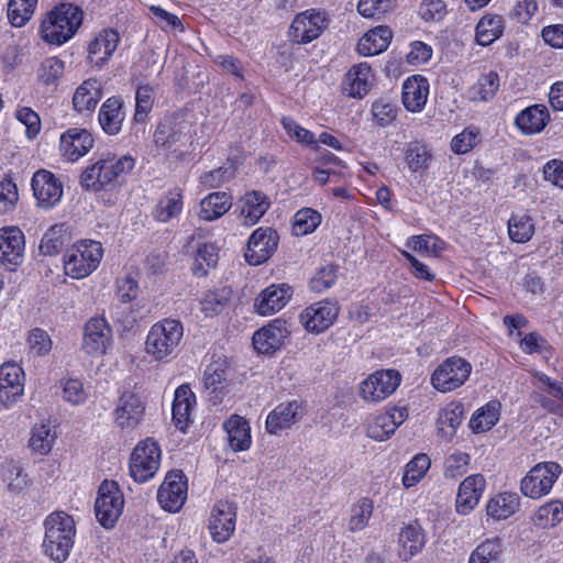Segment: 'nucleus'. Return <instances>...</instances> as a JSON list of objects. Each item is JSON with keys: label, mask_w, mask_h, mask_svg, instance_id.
<instances>
[{"label": "nucleus", "mask_w": 563, "mask_h": 563, "mask_svg": "<svg viewBox=\"0 0 563 563\" xmlns=\"http://www.w3.org/2000/svg\"><path fill=\"white\" fill-rule=\"evenodd\" d=\"M393 37L391 30L386 25L376 26L366 32L357 43V52L364 56H374L383 53Z\"/></svg>", "instance_id": "nucleus-31"}, {"label": "nucleus", "mask_w": 563, "mask_h": 563, "mask_svg": "<svg viewBox=\"0 0 563 563\" xmlns=\"http://www.w3.org/2000/svg\"><path fill=\"white\" fill-rule=\"evenodd\" d=\"M321 222V214L311 209L303 208L296 212L292 229L296 235H307L313 232Z\"/></svg>", "instance_id": "nucleus-52"}, {"label": "nucleus", "mask_w": 563, "mask_h": 563, "mask_svg": "<svg viewBox=\"0 0 563 563\" xmlns=\"http://www.w3.org/2000/svg\"><path fill=\"white\" fill-rule=\"evenodd\" d=\"M327 26L324 12L307 10L299 13L291 23V33L299 43H310L320 36Z\"/></svg>", "instance_id": "nucleus-19"}, {"label": "nucleus", "mask_w": 563, "mask_h": 563, "mask_svg": "<svg viewBox=\"0 0 563 563\" xmlns=\"http://www.w3.org/2000/svg\"><path fill=\"white\" fill-rule=\"evenodd\" d=\"M431 158L432 155L426 144L420 142H411L408 144L405 159L411 172L427 169Z\"/></svg>", "instance_id": "nucleus-48"}, {"label": "nucleus", "mask_w": 563, "mask_h": 563, "mask_svg": "<svg viewBox=\"0 0 563 563\" xmlns=\"http://www.w3.org/2000/svg\"><path fill=\"white\" fill-rule=\"evenodd\" d=\"M153 107V89L148 85L140 86L135 93L134 121L142 123Z\"/></svg>", "instance_id": "nucleus-59"}, {"label": "nucleus", "mask_w": 563, "mask_h": 563, "mask_svg": "<svg viewBox=\"0 0 563 563\" xmlns=\"http://www.w3.org/2000/svg\"><path fill=\"white\" fill-rule=\"evenodd\" d=\"M25 240L16 227L0 229V263L14 269L23 262Z\"/></svg>", "instance_id": "nucleus-18"}, {"label": "nucleus", "mask_w": 563, "mask_h": 563, "mask_svg": "<svg viewBox=\"0 0 563 563\" xmlns=\"http://www.w3.org/2000/svg\"><path fill=\"white\" fill-rule=\"evenodd\" d=\"M102 254L99 242L82 241L67 250L64 257L65 273L73 278H84L98 267Z\"/></svg>", "instance_id": "nucleus-5"}, {"label": "nucleus", "mask_w": 563, "mask_h": 563, "mask_svg": "<svg viewBox=\"0 0 563 563\" xmlns=\"http://www.w3.org/2000/svg\"><path fill=\"white\" fill-rule=\"evenodd\" d=\"M195 402V395L189 386L180 385L176 389L173 402V421L179 430L185 431L188 426Z\"/></svg>", "instance_id": "nucleus-33"}, {"label": "nucleus", "mask_w": 563, "mask_h": 563, "mask_svg": "<svg viewBox=\"0 0 563 563\" xmlns=\"http://www.w3.org/2000/svg\"><path fill=\"white\" fill-rule=\"evenodd\" d=\"M291 295L292 288L287 284L271 285L255 299V309L261 316L273 314L286 306Z\"/></svg>", "instance_id": "nucleus-24"}, {"label": "nucleus", "mask_w": 563, "mask_h": 563, "mask_svg": "<svg viewBox=\"0 0 563 563\" xmlns=\"http://www.w3.org/2000/svg\"><path fill=\"white\" fill-rule=\"evenodd\" d=\"M183 209V196L179 190L168 191L155 207L154 218L159 222H168L177 217Z\"/></svg>", "instance_id": "nucleus-46"}, {"label": "nucleus", "mask_w": 563, "mask_h": 563, "mask_svg": "<svg viewBox=\"0 0 563 563\" xmlns=\"http://www.w3.org/2000/svg\"><path fill=\"white\" fill-rule=\"evenodd\" d=\"M509 238L519 243L527 242L533 234V224L528 216H512L508 220Z\"/></svg>", "instance_id": "nucleus-56"}, {"label": "nucleus", "mask_w": 563, "mask_h": 563, "mask_svg": "<svg viewBox=\"0 0 563 563\" xmlns=\"http://www.w3.org/2000/svg\"><path fill=\"white\" fill-rule=\"evenodd\" d=\"M563 520V503L560 500L550 501L541 506L536 516L534 522L542 528L554 527Z\"/></svg>", "instance_id": "nucleus-51"}, {"label": "nucleus", "mask_w": 563, "mask_h": 563, "mask_svg": "<svg viewBox=\"0 0 563 563\" xmlns=\"http://www.w3.org/2000/svg\"><path fill=\"white\" fill-rule=\"evenodd\" d=\"M336 280V266L328 264L320 267L310 280V288L321 292L330 288Z\"/></svg>", "instance_id": "nucleus-62"}, {"label": "nucleus", "mask_w": 563, "mask_h": 563, "mask_svg": "<svg viewBox=\"0 0 563 563\" xmlns=\"http://www.w3.org/2000/svg\"><path fill=\"white\" fill-rule=\"evenodd\" d=\"M289 334L286 321L275 319L254 333L253 345L260 353L271 354L284 345Z\"/></svg>", "instance_id": "nucleus-20"}, {"label": "nucleus", "mask_w": 563, "mask_h": 563, "mask_svg": "<svg viewBox=\"0 0 563 563\" xmlns=\"http://www.w3.org/2000/svg\"><path fill=\"white\" fill-rule=\"evenodd\" d=\"M112 343V331L104 318L87 321L84 329L82 349L90 355H103Z\"/></svg>", "instance_id": "nucleus-17"}, {"label": "nucleus", "mask_w": 563, "mask_h": 563, "mask_svg": "<svg viewBox=\"0 0 563 563\" xmlns=\"http://www.w3.org/2000/svg\"><path fill=\"white\" fill-rule=\"evenodd\" d=\"M92 145V135L85 129L70 128L60 135V153L70 162H76L87 154Z\"/></svg>", "instance_id": "nucleus-22"}, {"label": "nucleus", "mask_w": 563, "mask_h": 563, "mask_svg": "<svg viewBox=\"0 0 563 563\" xmlns=\"http://www.w3.org/2000/svg\"><path fill=\"white\" fill-rule=\"evenodd\" d=\"M24 374L22 368L14 363H5L0 366V400L8 405L22 396Z\"/></svg>", "instance_id": "nucleus-25"}, {"label": "nucleus", "mask_w": 563, "mask_h": 563, "mask_svg": "<svg viewBox=\"0 0 563 563\" xmlns=\"http://www.w3.org/2000/svg\"><path fill=\"white\" fill-rule=\"evenodd\" d=\"M499 89V76L495 71L482 75L468 89V98L473 101H488Z\"/></svg>", "instance_id": "nucleus-45"}, {"label": "nucleus", "mask_w": 563, "mask_h": 563, "mask_svg": "<svg viewBox=\"0 0 563 563\" xmlns=\"http://www.w3.org/2000/svg\"><path fill=\"white\" fill-rule=\"evenodd\" d=\"M550 120L548 109L542 104H534L522 110L516 118L517 126L526 134L541 132Z\"/></svg>", "instance_id": "nucleus-34"}, {"label": "nucleus", "mask_w": 563, "mask_h": 563, "mask_svg": "<svg viewBox=\"0 0 563 563\" xmlns=\"http://www.w3.org/2000/svg\"><path fill=\"white\" fill-rule=\"evenodd\" d=\"M38 0H9L7 16L13 27L24 26L33 16Z\"/></svg>", "instance_id": "nucleus-44"}, {"label": "nucleus", "mask_w": 563, "mask_h": 563, "mask_svg": "<svg viewBox=\"0 0 563 563\" xmlns=\"http://www.w3.org/2000/svg\"><path fill=\"white\" fill-rule=\"evenodd\" d=\"M123 101L118 97L107 99L100 107L98 120L101 129L109 135H117L122 128Z\"/></svg>", "instance_id": "nucleus-29"}, {"label": "nucleus", "mask_w": 563, "mask_h": 563, "mask_svg": "<svg viewBox=\"0 0 563 563\" xmlns=\"http://www.w3.org/2000/svg\"><path fill=\"white\" fill-rule=\"evenodd\" d=\"M189 126L180 115L164 118L157 125L153 142L157 147L172 150L189 141Z\"/></svg>", "instance_id": "nucleus-12"}, {"label": "nucleus", "mask_w": 563, "mask_h": 563, "mask_svg": "<svg viewBox=\"0 0 563 563\" xmlns=\"http://www.w3.org/2000/svg\"><path fill=\"white\" fill-rule=\"evenodd\" d=\"M499 416L500 404L489 401L474 413L470 427L476 433L488 431L497 423Z\"/></svg>", "instance_id": "nucleus-43"}, {"label": "nucleus", "mask_w": 563, "mask_h": 563, "mask_svg": "<svg viewBox=\"0 0 563 563\" xmlns=\"http://www.w3.org/2000/svg\"><path fill=\"white\" fill-rule=\"evenodd\" d=\"M133 167L134 159L129 155L117 158L110 153L101 154L91 166L82 172L80 184L86 189L98 191L112 184L122 174L131 172Z\"/></svg>", "instance_id": "nucleus-2"}, {"label": "nucleus", "mask_w": 563, "mask_h": 563, "mask_svg": "<svg viewBox=\"0 0 563 563\" xmlns=\"http://www.w3.org/2000/svg\"><path fill=\"white\" fill-rule=\"evenodd\" d=\"M184 335L183 324L164 319L153 324L145 341V352L155 361H164L176 354Z\"/></svg>", "instance_id": "nucleus-4"}, {"label": "nucleus", "mask_w": 563, "mask_h": 563, "mask_svg": "<svg viewBox=\"0 0 563 563\" xmlns=\"http://www.w3.org/2000/svg\"><path fill=\"white\" fill-rule=\"evenodd\" d=\"M562 472L560 464L543 462L533 466L521 481V493L530 498L547 495Z\"/></svg>", "instance_id": "nucleus-9"}, {"label": "nucleus", "mask_w": 563, "mask_h": 563, "mask_svg": "<svg viewBox=\"0 0 563 563\" xmlns=\"http://www.w3.org/2000/svg\"><path fill=\"white\" fill-rule=\"evenodd\" d=\"M124 497L119 485L114 481L104 479L98 489L95 501V512L98 522L106 529L114 527L122 515Z\"/></svg>", "instance_id": "nucleus-6"}, {"label": "nucleus", "mask_w": 563, "mask_h": 563, "mask_svg": "<svg viewBox=\"0 0 563 563\" xmlns=\"http://www.w3.org/2000/svg\"><path fill=\"white\" fill-rule=\"evenodd\" d=\"M396 430V422L394 418L386 412L376 416L373 421L368 423L367 435L376 441H384L388 439Z\"/></svg>", "instance_id": "nucleus-54"}, {"label": "nucleus", "mask_w": 563, "mask_h": 563, "mask_svg": "<svg viewBox=\"0 0 563 563\" xmlns=\"http://www.w3.org/2000/svg\"><path fill=\"white\" fill-rule=\"evenodd\" d=\"M159 463V446L148 438L134 448L130 460V474L135 482L144 483L156 474Z\"/></svg>", "instance_id": "nucleus-8"}, {"label": "nucleus", "mask_w": 563, "mask_h": 563, "mask_svg": "<svg viewBox=\"0 0 563 563\" xmlns=\"http://www.w3.org/2000/svg\"><path fill=\"white\" fill-rule=\"evenodd\" d=\"M446 14V4L443 0H422L419 5V15L426 22L441 21Z\"/></svg>", "instance_id": "nucleus-63"}, {"label": "nucleus", "mask_w": 563, "mask_h": 563, "mask_svg": "<svg viewBox=\"0 0 563 563\" xmlns=\"http://www.w3.org/2000/svg\"><path fill=\"white\" fill-rule=\"evenodd\" d=\"M241 216L244 224L254 225L268 210L271 202L266 195L258 190L246 192L241 198Z\"/></svg>", "instance_id": "nucleus-32"}, {"label": "nucleus", "mask_w": 563, "mask_h": 563, "mask_svg": "<svg viewBox=\"0 0 563 563\" xmlns=\"http://www.w3.org/2000/svg\"><path fill=\"white\" fill-rule=\"evenodd\" d=\"M119 40V33L112 29L98 33L88 46L89 62L98 68L103 67L117 49Z\"/></svg>", "instance_id": "nucleus-26"}, {"label": "nucleus", "mask_w": 563, "mask_h": 563, "mask_svg": "<svg viewBox=\"0 0 563 563\" xmlns=\"http://www.w3.org/2000/svg\"><path fill=\"white\" fill-rule=\"evenodd\" d=\"M102 97L101 82L98 79L85 80L73 96V106L78 113L91 112Z\"/></svg>", "instance_id": "nucleus-30"}, {"label": "nucleus", "mask_w": 563, "mask_h": 563, "mask_svg": "<svg viewBox=\"0 0 563 563\" xmlns=\"http://www.w3.org/2000/svg\"><path fill=\"white\" fill-rule=\"evenodd\" d=\"M2 477L11 492H21L29 483L27 474L24 473L19 463L13 461L7 462L3 465Z\"/></svg>", "instance_id": "nucleus-55"}, {"label": "nucleus", "mask_w": 563, "mask_h": 563, "mask_svg": "<svg viewBox=\"0 0 563 563\" xmlns=\"http://www.w3.org/2000/svg\"><path fill=\"white\" fill-rule=\"evenodd\" d=\"M145 412V402L133 391H124L119 397L113 411L114 422L121 430L136 428Z\"/></svg>", "instance_id": "nucleus-14"}, {"label": "nucleus", "mask_w": 563, "mask_h": 563, "mask_svg": "<svg viewBox=\"0 0 563 563\" xmlns=\"http://www.w3.org/2000/svg\"><path fill=\"white\" fill-rule=\"evenodd\" d=\"M64 70L65 64L62 59L58 57H47L37 69V78L45 86H56L63 77Z\"/></svg>", "instance_id": "nucleus-49"}, {"label": "nucleus", "mask_w": 563, "mask_h": 563, "mask_svg": "<svg viewBox=\"0 0 563 563\" xmlns=\"http://www.w3.org/2000/svg\"><path fill=\"white\" fill-rule=\"evenodd\" d=\"M471 373L470 362L460 356H451L434 369L431 384L441 393L452 391L464 385Z\"/></svg>", "instance_id": "nucleus-7"}, {"label": "nucleus", "mask_w": 563, "mask_h": 563, "mask_svg": "<svg viewBox=\"0 0 563 563\" xmlns=\"http://www.w3.org/2000/svg\"><path fill=\"white\" fill-rule=\"evenodd\" d=\"M485 478L481 474L467 476L460 485L456 496V511L466 515L478 504L485 489Z\"/></svg>", "instance_id": "nucleus-27"}, {"label": "nucleus", "mask_w": 563, "mask_h": 563, "mask_svg": "<svg viewBox=\"0 0 563 563\" xmlns=\"http://www.w3.org/2000/svg\"><path fill=\"white\" fill-rule=\"evenodd\" d=\"M464 407L459 402H451L440 410L438 416V430L440 434L450 440L455 434L457 427L462 422Z\"/></svg>", "instance_id": "nucleus-40"}, {"label": "nucleus", "mask_w": 563, "mask_h": 563, "mask_svg": "<svg viewBox=\"0 0 563 563\" xmlns=\"http://www.w3.org/2000/svg\"><path fill=\"white\" fill-rule=\"evenodd\" d=\"M231 291L223 288L217 291H208L203 295L200 305L201 310L207 317H213L220 313L230 300Z\"/></svg>", "instance_id": "nucleus-53"}, {"label": "nucleus", "mask_w": 563, "mask_h": 563, "mask_svg": "<svg viewBox=\"0 0 563 563\" xmlns=\"http://www.w3.org/2000/svg\"><path fill=\"white\" fill-rule=\"evenodd\" d=\"M374 503L371 498L364 497L352 505L349 519V530L352 532L365 529L373 515Z\"/></svg>", "instance_id": "nucleus-47"}, {"label": "nucleus", "mask_w": 563, "mask_h": 563, "mask_svg": "<svg viewBox=\"0 0 563 563\" xmlns=\"http://www.w3.org/2000/svg\"><path fill=\"white\" fill-rule=\"evenodd\" d=\"M232 206V198L224 191H216L208 195L200 202L199 218L205 221H213L225 214Z\"/></svg>", "instance_id": "nucleus-36"}, {"label": "nucleus", "mask_w": 563, "mask_h": 563, "mask_svg": "<svg viewBox=\"0 0 563 563\" xmlns=\"http://www.w3.org/2000/svg\"><path fill=\"white\" fill-rule=\"evenodd\" d=\"M429 82L420 76L415 75L407 78L402 85V103L410 112H420L428 99Z\"/></svg>", "instance_id": "nucleus-28"}, {"label": "nucleus", "mask_w": 563, "mask_h": 563, "mask_svg": "<svg viewBox=\"0 0 563 563\" xmlns=\"http://www.w3.org/2000/svg\"><path fill=\"white\" fill-rule=\"evenodd\" d=\"M400 382L401 376L396 369L376 371L362 382L361 396L365 401H382L394 394Z\"/></svg>", "instance_id": "nucleus-10"}, {"label": "nucleus", "mask_w": 563, "mask_h": 563, "mask_svg": "<svg viewBox=\"0 0 563 563\" xmlns=\"http://www.w3.org/2000/svg\"><path fill=\"white\" fill-rule=\"evenodd\" d=\"M371 67L365 64H358L352 67L345 75L344 90L353 98H362L369 87Z\"/></svg>", "instance_id": "nucleus-38"}, {"label": "nucleus", "mask_w": 563, "mask_h": 563, "mask_svg": "<svg viewBox=\"0 0 563 563\" xmlns=\"http://www.w3.org/2000/svg\"><path fill=\"white\" fill-rule=\"evenodd\" d=\"M187 490V477L183 471H170L158 488L157 500L163 509L176 512L184 506Z\"/></svg>", "instance_id": "nucleus-11"}, {"label": "nucleus", "mask_w": 563, "mask_h": 563, "mask_svg": "<svg viewBox=\"0 0 563 563\" xmlns=\"http://www.w3.org/2000/svg\"><path fill=\"white\" fill-rule=\"evenodd\" d=\"M228 440L234 451L247 450L251 445L250 426L245 419L234 415L224 423Z\"/></svg>", "instance_id": "nucleus-37"}, {"label": "nucleus", "mask_w": 563, "mask_h": 563, "mask_svg": "<svg viewBox=\"0 0 563 563\" xmlns=\"http://www.w3.org/2000/svg\"><path fill=\"white\" fill-rule=\"evenodd\" d=\"M468 563H503V544L498 538L487 539L471 553Z\"/></svg>", "instance_id": "nucleus-42"}, {"label": "nucleus", "mask_w": 563, "mask_h": 563, "mask_svg": "<svg viewBox=\"0 0 563 563\" xmlns=\"http://www.w3.org/2000/svg\"><path fill=\"white\" fill-rule=\"evenodd\" d=\"M32 189L38 203L45 208L55 206L62 198L63 186L55 175L41 169L33 175Z\"/></svg>", "instance_id": "nucleus-21"}, {"label": "nucleus", "mask_w": 563, "mask_h": 563, "mask_svg": "<svg viewBox=\"0 0 563 563\" xmlns=\"http://www.w3.org/2000/svg\"><path fill=\"white\" fill-rule=\"evenodd\" d=\"M339 310L336 302L322 300L306 308L299 319L307 331L321 333L333 324Z\"/></svg>", "instance_id": "nucleus-15"}, {"label": "nucleus", "mask_w": 563, "mask_h": 563, "mask_svg": "<svg viewBox=\"0 0 563 563\" xmlns=\"http://www.w3.org/2000/svg\"><path fill=\"white\" fill-rule=\"evenodd\" d=\"M479 143V132L476 128H466L451 141V150L455 154H465Z\"/></svg>", "instance_id": "nucleus-60"}, {"label": "nucleus", "mask_w": 563, "mask_h": 563, "mask_svg": "<svg viewBox=\"0 0 563 563\" xmlns=\"http://www.w3.org/2000/svg\"><path fill=\"white\" fill-rule=\"evenodd\" d=\"M430 459L427 454H417L407 465L402 477V484L409 488L418 484L430 467Z\"/></svg>", "instance_id": "nucleus-50"}, {"label": "nucleus", "mask_w": 563, "mask_h": 563, "mask_svg": "<svg viewBox=\"0 0 563 563\" xmlns=\"http://www.w3.org/2000/svg\"><path fill=\"white\" fill-rule=\"evenodd\" d=\"M75 521L64 511H55L45 520V553L56 562H64L74 545Z\"/></svg>", "instance_id": "nucleus-1"}, {"label": "nucleus", "mask_w": 563, "mask_h": 563, "mask_svg": "<svg viewBox=\"0 0 563 563\" xmlns=\"http://www.w3.org/2000/svg\"><path fill=\"white\" fill-rule=\"evenodd\" d=\"M233 174L234 172L231 167L221 166L202 174L200 176V184L206 188H217L229 181Z\"/></svg>", "instance_id": "nucleus-64"}, {"label": "nucleus", "mask_w": 563, "mask_h": 563, "mask_svg": "<svg viewBox=\"0 0 563 563\" xmlns=\"http://www.w3.org/2000/svg\"><path fill=\"white\" fill-rule=\"evenodd\" d=\"M399 555L404 561L410 560L424 547V534L419 523H410L399 532Z\"/></svg>", "instance_id": "nucleus-35"}, {"label": "nucleus", "mask_w": 563, "mask_h": 563, "mask_svg": "<svg viewBox=\"0 0 563 563\" xmlns=\"http://www.w3.org/2000/svg\"><path fill=\"white\" fill-rule=\"evenodd\" d=\"M519 506V496L516 493H503L488 501L486 510L489 517L500 520L514 515Z\"/></svg>", "instance_id": "nucleus-41"}, {"label": "nucleus", "mask_w": 563, "mask_h": 563, "mask_svg": "<svg viewBox=\"0 0 563 563\" xmlns=\"http://www.w3.org/2000/svg\"><path fill=\"white\" fill-rule=\"evenodd\" d=\"M278 245V234L272 228H258L249 239L245 260L251 265L266 262Z\"/></svg>", "instance_id": "nucleus-16"}, {"label": "nucleus", "mask_w": 563, "mask_h": 563, "mask_svg": "<svg viewBox=\"0 0 563 563\" xmlns=\"http://www.w3.org/2000/svg\"><path fill=\"white\" fill-rule=\"evenodd\" d=\"M236 507L228 500H219L211 511L208 529L218 543L228 541L235 530Z\"/></svg>", "instance_id": "nucleus-13"}, {"label": "nucleus", "mask_w": 563, "mask_h": 563, "mask_svg": "<svg viewBox=\"0 0 563 563\" xmlns=\"http://www.w3.org/2000/svg\"><path fill=\"white\" fill-rule=\"evenodd\" d=\"M63 232L64 224L51 227L41 240V253L49 256L59 253L64 246Z\"/></svg>", "instance_id": "nucleus-57"}, {"label": "nucleus", "mask_w": 563, "mask_h": 563, "mask_svg": "<svg viewBox=\"0 0 563 563\" xmlns=\"http://www.w3.org/2000/svg\"><path fill=\"white\" fill-rule=\"evenodd\" d=\"M82 22L81 10L71 3H62L51 11L41 26L42 38L60 45L74 36Z\"/></svg>", "instance_id": "nucleus-3"}, {"label": "nucleus", "mask_w": 563, "mask_h": 563, "mask_svg": "<svg viewBox=\"0 0 563 563\" xmlns=\"http://www.w3.org/2000/svg\"><path fill=\"white\" fill-rule=\"evenodd\" d=\"M282 124L291 139L308 146L314 145V148H318L316 145L314 134L299 125L292 118L284 117L282 119Z\"/></svg>", "instance_id": "nucleus-61"}, {"label": "nucleus", "mask_w": 563, "mask_h": 563, "mask_svg": "<svg viewBox=\"0 0 563 563\" xmlns=\"http://www.w3.org/2000/svg\"><path fill=\"white\" fill-rule=\"evenodd\" d=\"M504 27V19L501 15H484L476 25L477 43L482 46L490 45L503 35Z\"/></svg>", "instance_id": "nucleus-39"}, {"label": "nucleus", "mask_w": 563, "mask_h": 563, "mask_svg": "<svg viewBox=\"0 0 563 563\" xmlns=\"http://www.w3.org/2000/svg\"><path fill=\"white\" fill-rule=\"evenodd\" d=\"M305 410L298 400L279 404L266 419V430L271 434H277L284 429L290 428L302 419Z\"/></svg>", "instance_id": "nucleus-23"}, {"label": "nucleus", "mask_w": 563, "mask_h": 563, "mask_svg": "<svg viewBox=\"0 0 563 563\" xmlns=\"http://www.w3.org/2000/svg\"><path fill=\"white\" fill-rule=\"evenodd\" d=\"M54 440L55 434L51 432L49 428L45 424H41L33 429L30 439V448L34 452L44 455L51 451Z\"/></svg>", "instance_id": "nucleus-58"}]
</instances>
